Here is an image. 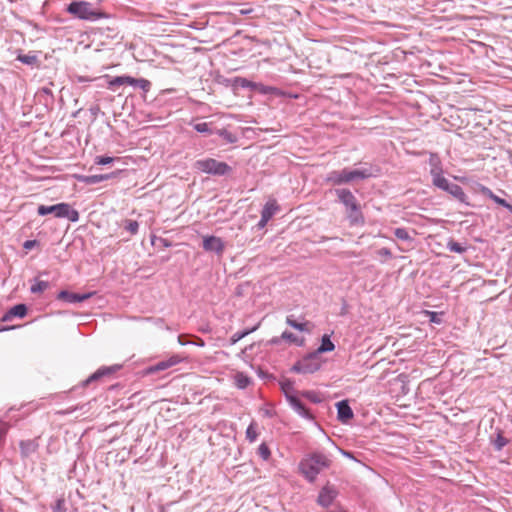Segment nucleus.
Wrapping results in <instances>:
<instances>
[{
    "instance_id": "nucleus-16",
    "label": "nucleus",
    "mask_w": 512,
    "mask_h": 512,
    "mask_svg": "<svg viewBox=\"0 0 512 512\" xmlns=\"http://www.w3.org/2000/svg\"><path fill=\"white\" fill-rule=\"evenodd\" d=\"M479 192L489 199L493 200L496 204L508 209L512 213V205H510L505 199L498 197L496 194L493 193V191L486 187L481 185L479 188Z\"/></svg>"
},
{
    "instance_id": "nucleus-7",
    "label": "nucleus",
    "mask_w": 512,
    "mask_h": 512,
    "mask_svg": "<svg viewBox=\"0 0 512 512\" xmlns=\"http://www.w3.org/2000/svg\"><path fill=\"white\" fill-rule=\"evenodd\" d=\"M320 367L321 362L319 360L318 354L313 352L296 362L292 366L291 371L295 373L311 374L318 371Z\"/></svg>"
},
{
    "instance_id": "nucleus-19",
    "label": "nucleus",
    "mask_w": 512,
    "mask_h": 512,
    "mask_svg": "<svg viewBox=\"0 0 512 512\" xmlns=\"http://www.w3.org/2000/svg\"><path fill=\"white\" fill-rule=\"evenodd\" d=\"M19 446L22 457L27 458L36 452L38 443L35 440H23Z\"/></svg>"
},
{
    "instance_id": "nucleus-5",
    "label": "nucleus",
    "mask_w": 512,
    "mask_h": 512,
    "mask_svg": "<svg viewBox=\"0 0 512 512\" xmlns=\"http://www.w3.org/2000/svg\"><path fill=\"white\" fill-rule=\"evenodd\" d=\"M37 212L41 216L53 214L57 218H67L71 222L79 220V212L71 208L70 204L64 202L51 206L40 205Z\"/></svg>"
},
{
    "instance_id": "nucleus-31",
    "label": "nucleus",
    "mask_w": 512,
    "mask_h": 512,
    "mask_svg": "<svg viewBox=\"0 0 512 512\" xmlns=\"http://www.w3.org/2000/svg\"><path fill=\"white\" fill-rule=\"evenodd\" d=\"M281 338L292 343H295L298 346H302L304 344L303 338L299 339L296 335L289 331H284L281 335Z\"/></svg>"
},
{
    "instance_id": "nucleus-47",
    "label": "nucleus",
    "mask_w": 512,
    "mask_h": 512,
    "mask_svg": "<svg viewBox=\"0 0 512 512\" xmlns=\"http://www.w3.org/2000/svg\"><path fill=\"white\" fill-rule=\"evenodd\" d=\"M35 243H36L35 240H27V241L24 242L23 247L25 249H31L35 245Z\"/></svg>"
},
{
    "instance_id": "nucleus-39",
    "label": "nucleus",
    "mask_w": 512,
    "mask_h": 512,
    "mask_svg": "<svg viewBox=\"0 0 512 512\" xmlns=\"http://www.w3.org/2000/svg\"><path fill=\"white\" fill-rule=\"evenodd\" d=\"M236 81L243 88H251L252 90L258 88V83L249 81L246 78H238Z\"/></svg>"
},
{
    "instance_id": "nucleus-32",
    "label": "nucleus",
    "mask_w": 512,
    "mask_h": 512,
    "mask_svg": "<svg viewBox=\"0 0 512 512\" xmlns=\"http://www.w3.org/2000/svg\"><path fill=\"white\" fill-rule=\"evenodd\" d=\"M17 60L26 65H35L38 62L37 56L33 54H19Z\"/></svg>"
},
{
    "instance_id": "nucleus-8",
    "label": "nucleus",
    "mask_w": 512,
    "mask_h": 512,
    "mask_svg": "<svg viewBox=\"0 0 512 512\" xmlns=\"http://www.w3.org/2000/svg\"><path fill=\"white\" fill-rule=\"evenodd\" d=\"M122 85H130L134 88H140L143 91L147 92L150 89L151 83L147 79L144 78H133L128 75L117 76L109 81V88L114 89L115 87Z\"/></svg>"
},
{
    "instance_id": "nucleus-36",
    "label": "nucleus",
    "mask_w": 512,
    "mask_h": 512,
    "mask_svg": "<svg viewBox=\"0 0 512 512\" xmlns=\"http://www.w3.org/2000/svg\"><path fill=\"white\" fill-rule=\"evenodd\" d=\"M53 512H66L67 507L64 498H58L55 504L52 506Z\"/></svg>"
},
{
    "instance_id": "nucleus-20",
    "label": "nucleus",
    "mask_w": 512,
    "mask_h": 512,
    "mask_svg": "<svg viewBox=\"0 0 512 512\" xmlns=\"http://www.w3.org/2000/svg\"><path fill=\"white\" fill-rule=\"evenodd\" d=\"M278 209L279 207L275 200L268 201L261 211L263 222H268L275 215Z\"/></svg>"
},
{
    "instance_id": "nucleus-41",
    "label": "nucleus",
    "mask_w": 512,
    "mask_h": 512,
    "mask_svg": "<svg viewBox=\"0 0 512 512\" xmlns=\"http://www.w3.org/2000/svg\"><path fill=\"white\" fill-rule=\"evenodd\" d=\"M117 159L118 158L110 157V156H97L95 158V163L98 165H108Z\"/></svg>"
},
{
    "instance_id": "nucleus-10",
    "label": "nucleus",
    "mask_w": 512,
    "mask_h": 512,
    "mask_svg": "<svg viewBox=\"0 0 512 512\" xmlns=\"http://www.w3.org/2000/svg\"><path fill=\"white\" fill-rule=\"evenodd\" d=\"M122 368V365L115 364L112 366H103L100 367L96 372L90 375L85 381H83V386L86 387L89 384L100 380L103 377L111 376Z\"/></svg>"
},
{
    "instance_id": "nucleus-27",
    "label": "nucleus",
    "mask_w": 512,
    "mask_h": 512,
    "mask_svg": "<svg viewBox=\"0 0 512 512\" xmlns=\"http://www.w3.org/2000/svg\"><path fill=\"white\" fill-rule=\"evenodd\" d=\"M258 438V427L255 422H251L250 425L246 429V439L249 442H255Z\"/></svg>"
},
{
    "instance_id": "nucleus-2",
    "label": "nucleus",
    "mask_w": 512,
    "mask_h": 512,
    "mask_svg": "<svg viewBox=\"0 0 512 512\" xmlns=\"http://www.w3.org/2000/svg\"><path fill=\"white\" fill-rule=\"evenodd\" d=\"M373 176V173L370 168H360V169H349L344 168L341 170H333L330 171L325 181L333 186H340L344 184H350L357 180H365Z\"/></svg>"
},
{
    "instance_id": "nucleus-34",
    "label": "nucleus",
    "mask_w": 512,
    "mask_h": 512,
    "mask_svg": "<svg viewBox=\"0 0 512 512\" xmlns=\"http://www.w3.org/2000/svg\"><path fill=\"white\" fill-rule=\"evenodd\" d=\"M507 443L508 440L501 433H498L496 439L493 441L494 448L497 451L502 450Z\"/></svg>"
},
{
    "instance_id": "nucleus-6",
    "label": "nucleus",
    "mask_w": 512,
    "mask_h": 512,
    "mask_svg": "<svg viewBox=\"0 0 512 512\" xmlns=\"http://www.w3.org/2000/svg\"><path fill=\"white\" fill-rule=\"evenodd\" d=\"M194 168L214 176H223L231 171V167L222 161L213 158L199 159L194 163Z\"/></svg>"
},
{
    "instance_id": "nucleus-37",
    "label": "nucleus",
    "mask_w": 512,
    "mask_h": 512,
    "mask_svg": "<svg viewBox=\"0 0 512 512\" xmlns=\"http://www.w3.org/2000/svg\"><path fill=\"white\" fill-rule=\"evenodd\" d=\"M218 135L220 137H222L223 139H225L227 142L229 143H233L236 141V137L234 134H232L230 131L226 130V129H220L218 130Z\"/></svg>"
},
{
    "instance_id": "nucleus-50",
    "label": "nucleus",
    "mask_w": 512,
    "mask_h": 512,
    "mask_svg": "<svg viewBox=\"0 0 512 512\" xmlns=\"http://www.w3.org/2000/svg\"><path fill=\"white\" fill-rule=\"evenodd\" d=\"M162 241L164 242L165 246H169V244L167 243L166 240H162Z\"/></svg>"
},
{
    "instance_id": "nucleus-15",
    "label": "nucleus",
    "mask_w": 512,
    "mask_h": 512,
    "mask_svg": "<svg viewBox=\"0 0 512 512\" xmlns=\"http://www.w3.org/2000/svg\"><path fill=\"white\" fill-rule=\"evenodd\" d=\"M430 175L432 177V184L443 191L451 184V182L443 176L442 169L435 168L434 170H430Z\"/></svg>"
},
{
    "instance_id": "nucleus-26",
    "label": "nucleus",
    "mask_w": 512,
    "mask_h": 512,
    "mask_svg": "<svg viewBox=\"0 0 512 512\" xmlns=\"http://www.w3.org/2000/svg\"><path fill=\"white\" fill-rule=\"evenodd\" d=\"M280 384H281V389L284 392L285 397L288 401H289V397H296V395H294V385H293L292 381L286 379V380L282 381Z\"/></svg>"
},
{
    "instance_id": "nucleus-45",
    "label": "nucleus",
    "mask_w": 512,
    "mask_h": 512,
    "mask_svg": "<svg viewBox=\"0 0 512 512\" xmlns=\"http://www.w3.org/2000/svg\"><path fill=\"white\" fill-rule=\"evenodd\" d=\"M427 313L430 316L431 322L438 323V324L441 322V318L439 317V315L436 312H427Z\"/></svg>"
},
{
    "instance_id": "nucleus-22",
    "label": "nucleus",
    "mask_w": 512,
    "mask_h": 512,
    "mask_svg": "<svg viewBox=\"0 0 512 512\" xmlns=\"http://www.w3.org/2000/svg\"><path fill=\"white\" fill-rule=\"evenodd\" d=\"M26 314L27 306L25 304H17L8 311V313L3 317V320H8L11 317L23 318Z\"/></svg>"
},
{
    "instance_id": "nucleus-49",
    "label": "nucleus",
    "mask_w": 512,
    "mask_h": 512,
    "mask_svg": "<svg viewBox=\"0 0 512 512\" xmlns=\"http://www.w3.org/2000/svg\"><path fill=\"white\" fill-rule=\"evenodd\" d=\"M267 223H268V222H263V216L261 215V219H260V221H259V223H258V226H259V227H261V228H263V227H265V226H266V224H267Z\"/></svg>"
},
{
    "instance_id": "nucleus-4",
    "label": "nucleus",
    "mask_w": 512,
    "mask_h": 512,
    "mask_svg": "<svg viewBox=\"0 0 512 512\" xmlns=\"http://www.w3.org/2000/svg\"><path fill=\"white\" fill-rule=\"evenodd\" d=\"M66 11L74 18L86 21H96L106 17L105 13L95 8L92 3L84 0H75L68 4Z\"/></svg>"
},
{
    "instance_id": "nucleus-51",
    "label": "nucleus",
    "mask_w": 512,
    "mask_h": 512,
    "mask_svg": "<svg viewBox=\"0 0 512 512\" xmlns=\"http://www.w3.org/2000/svg\"><path fill=\"white\" fill-rule=\"evenodd\" d=\"M7 328H1L0 331L6 330Z\"/></svg>"
},
{
    "instance_id": "nucleus-13",
    "label": "nucleus",
    "mask_w": 512,
    "mask_h": 512,
    "mask_svg": "<svg viewBox=\"0 0 512 512\" xmlns=\"http://www.w3.org/2000/svg\"><path fill=\"white\" fill-rule=\"evenodd\" d=\"M180 362H181V358L178 355H173V356L169 357L167 360L159 361L155 365L150 366L147 369V373L154 374L159 371L166 370L172 366H175Z\"/></svg>"
},
{
    "instance_id": "nucleus-3",
    "label": "nucleus",
    "mask_w": 512,
    "mask_h": 512,
    "mask_svg": "<svg viewBox=\"0 0 512 512\" xmlns=\"http://www.w3.org/2000/svg\"><path fill=\"white\" fill-rule=\"evenodd\" d=\"M339 202L345 206L347 217L351 224H359L364 222L360 204L354 194L346 188H338L334 190Z\"/></svg>"
},
{
    "instance_id": "nucleus-18",
    "label": "nucleus",
    "mask_w": 512,
    "mask_h": 512,
    "mask_svg": "<svg viewBox=\"0 0 512 512\" xmlns=\"http://www.w3.org/2000/svg\"><path fill=\"white\" fill-rule=\"evenodd\" d=\"M445 192L452 195L454 198L459 200L461 203H464L466 205H469V202L467 201V195L463 191L462 187L458 184L451 183L448 188L445 190Z\"/></svg>"
},
{
    "instance_id": "nucleus-17",
    "label": "nucleus",
    "mask_w": 512,
    "mask_h": 512,
    "mask_svg": "<svg viewBox=\"0 0 512 512\" xmlns=\"http://www.w3.org/2000/svg\"><path fill=\"white\" fill-rule=\"evenodd\" d=\"M289 404L294 409L296 413H298L301 417L306 419H312V415L309 410L305 407V405L301 402V400L296 397H289Z\"/></svg>"
},
{
    "instance_id": "nucleus-44",
    "label": "nucleus",
    "mask_w": 512,
    "mask_h": 512,
    "mask_svg": "<svg viewBox=\"0 0 512 512\" xmlns=\"http://www.w3.org/2000/svg\"><path fill=\"white\" fill-rule=\"evenodd\" d=\"M8 431V425L0 421V442L4 439Z\"/></svg>"
},
{
    "instance_id": "nucleus-42",
    "label": "nucleus",
    "mask_w": 512,
    "mask_h": 512,
    "mask_svg": "<svg viewBox=\"0 0 512 512\" xmlns=\"http://www.w3.org/2000/svg\"><path fill=\"white\" fill-rule=\"evenodd\" d=\"M429 164L431 166V170H434L435 168L442 169L440 159L435 155L430 157Z\"/></svg>"
},
{
    "instance_id": "nucleus-33",
    "label": "nucleus",
    "mask_w": 512,
    "mask_h": 512,
    "mask_svg": "<svg viewBox=\"0 0 512 512\" xmlns=\"http://www.w3.org/2000/svg\"><path fill=\"white\" fill-rule=\"evenodd\" d=\"M124 229L128 231L130 234L134 235L138 232L139 224L135 220H125L124 222Z\"/></svg>"
},
{
    "instance_id": "nucleus-14",
    "label": "nucleus",
    "mask_w": 512,
    "mask_h": 512,
    "mask_svg": "<svg viewBox=\"0 0 512 512\" xmlns=\"http://www.w3.org/2000/svg\"><path fill=\"white\" fill-rule=\"evenodd\" d=\"M337 407V413H338V419L343 422L347 423L349 420H351L354 416L353 411L351 407L349 406V403L347 400H342L336 404Z\"/></svg>"
},
{
    "instance_id": "nucleus-30",
    "label": "nucleus",
    "mask_w": 512,
    "mask_h": 512,
    "mask_svg": "<svg viewBox=\"0 0 512 512\" xmlns=\"http://www.w3.org/2000/svg\"><path fill=\"white\" fill-rule=\"evenodd\" d=\"M49 287V283L47 281H41L35 279V283L30 287V291L33 294L41 293Z\"/></svg>"
},
{
    "instance_id": "nucleus-25",
    "label": "nucleus",
    "mask_w": 512,
    "mask_h": 512,
    "mask_svg": "<svg viewBox=\"0 0 512 512\" xmlns=\"http://www.w3.org/2000/svg\"><path fill=\"white\" fill-rule=\"evenodd\" d=\"M235 385L239 389H245L251 382L250 378L242 372H238L235 377Z\"/></svg>"
},
{
    "instance_id": "nucleus-11",
    "label": "nucleus",
    "mask_w": 512,
    "mask_h": 512,
    "mask_svg": "<svg viewBox=\"0 0 512 512\" xmlns=\"http://www.w3.org/2000/svg\"><path fill=\"white\" fill-rule=\"evenodd\" d=\"M202 247L207 252H214L221 256L225 250V243L216 236H204Z\"/></svg>"
},
{
    "instance_id": "nucleus-24",
    "label": "nucleus",
    "mask_w": 512,
    "mask_h": 512,
    "mask_svg": "<svg viewBox=\"0 0 512 512\" xmlns=\"http://www.w3.org/2000/svg\"><path fill=\"white\" fill-rule=\"evenodd\" d=\"M286 323L296 330L302 332H310V329L308 328L309 322L299 323L293 318L292 315L286 317Z\"/></svg>"
},
{
    "instance_id": "nucleus-28",
    "label": "nucleus",
    "mask_w": 512,
    "mask_h": 512,
    "mask_svg": "<svg viewBox=\"0 0 512 512\" xmlns=\"http://www.w3.org/2000/svg\"><path fill=\"white\" fill-rule=\"evenodd\" d=\"M258 326H255L251 329H246L244 331H241V332H236L234 333L231 338H230V344L231 345H234L236 344L239 340H241L242 338H244L245 336H247L248 334L254 332L256 329H257Z\"/></svg>"
},
{
    "instance_id": "nucleus-23",
    "label": "nucleus",
    "mask_w": 512,
    "mask_h": 512,
    "mask_svg": "<svg viewBox=\"0 0 512 512\" xmlns=\"http://www.w3.org/2000/svg\"><path fill=\"white\" fill-rule=\"evenodd\" d=\"M335 349V345L330 339L329 335H324L321 340L320 346L315 351L318 355L325 352H331Z\"/></svg>"
},
{
    "instance_id": "nucleus-48",
    "label": "nucleus",
    "mask_w": 512,
    "mask_h": 512,
    "mask_svg": "<svg viewBox=\"0 0 512 512\" xmlns=\"http://www.w3.org/2000/svg\"><path fill=\"white\" fill-rule=\"evenodd\" d=\"M379 254L380 255H384V256H388V257L391 256V252L387 248H382L381 250H379Z\"/></svg>"
},
{
    "instance_id": "nucleus-1",
    "label": "nucleus",
    "mask_w": 512,
    "mask_h": 512,
    "mask_svg": "<svg viewBox=\"0 0 512 512\" xmlns=\"http://www.w3.org/2000/svg\"><path fill=\"white\" fill-rule=\"evenodd\" d=\"M332 460L322 452L315 451L306 454L298 464L299 473L309 482L314 483L318 475L329 469Z\"/></svg>"
},
{
    "instance_id": "nucleus-9",
    "label": "nucleus",
    "mask_w": 512,
    "mask_h": 512,
    "mask_svg": "<svg viewBox=\"0 0 512 512\" xmlns=\"http://www.w3.org/2000/svg\"><path fill=\"white\" fill-rule=\"evenodd\" d=\"M337 495V489L333 485L327 483L320 490L316 502L319 506L328 508L332 505Z\"/></svg>"
},
{
    "instance_id": "nucleus-38",
    "label": "nucleus",
    "mask_w": 512,
    "mask_h": 512,
    "mask_svg": "<svg viewBox=\"0 0 512 512\" xmlns=\"http://www.w3.org/2000/svg\"><path fill=\"white\" fill-rule=\"evenodd\" d=\"M258 455H259L263 460H268V459L270 458L271 452H270L269 447H268L265 443H262V444L258 447Z\"/></svg>"
},
{
    "instance_id": "nucleus-29",
    "label": "nucleus",
    "mask_w": 512,
    "mask_h": 512,
    "mask_svg": "<svg viewBox=\"0 0 512 512\" xmlns=\"http://www.w3.org/2000/svg\"><path fill=\"white\" fill-rule=\"evenodd\" d=\"M447 249L451 252L462 254L466 252L467 247L463 246L461 243H458L452 239H450L447 243Z\"/></svg>"
},
{
    "instance_id": "nucleus-43",
    "label": "nucleus",
    "mask_w": 512,
    "mask_h": 512,
    "mask_svg": "<svg viewBox=\"0 0 512 512\" xmlns=\"http://www.w3.org/2000/svg\"><path fill=\"white\" fill-rule=\"evenodd\" d=\"M304 397L308 398L310 401L314 402V403H318L320 402V398L319 396L313 392V391H306V392H303L302 394Z\"/></svg>"
},
{
    "instance_id": "nucleus-46",
    "label": "nucleus",
    "mask_w": 512,
    "mask_h": 512,
    "mask_svg": "<svg viewBox=\"0 0 512 512\" xmlns=\"http://www.w3.org/2000/svg\"><path fill=\"white\" fill-rule=\"evenodd\" d=\"M262 93H268L270 90H272L271 87L264 86L262 84H258V88L256 89Z\"/></svg>"
},
{
    "instance_id": "nucleus-12",
    "label": "nucleus",
    "mask_w": 512,
    "mask_h": 512,
    "mask_svg": "<svg viewBox=\"0 0 512 512\" xmlns=\"http://www.w3.org/2000/svg\"><path fill=\"white\" fill-rule=\"evenodd\" d=\"M94 294L95 292L74 293L67 290H62L59 292L57 299L67 303H79L91 298Z\"/></svg>"
},
{
    "instance_id": "nucleus-35",
    "label": "nucleus",
    "mask_w": 512,
    "mask_h": 512,
    "mask_svg": "<svg viewBox=\"0 0 512 512\" xmlns=\"http://www.w3.org/2000/svg\"><path fill=\"white\" fill-rule=\"evenodd\" d=\"M394 235L396 238L403 240V241L411 240L409 232L405 228H396L394 230Z\"/></svg>"
},
{
    "instance_id": "nucleus-40",
    "label": "nucleus",
    "mask_w": 512,
    "mask_h": 512,
    "mask_svg": "<svg viewBox=\"0 0 512 512\" xmlns=\"http://www.w3.org/2000/svg\"><path fill=\"white\" fill-rule=\"evenodd\" d=\"M194 129L199 133L211 134L210 125L206 122L194 124Z\"/></svg>"
},
{
    "instance_id": "nucleus-21",
    "label": "nucleus",
    "mask_w": 512,
    "mask_h": 512,
    "mask_svg": "<svg viewBox=\"0 0 512 512\" xmlns=\"http://www.w3.org/2000/svg\"><path fill=\"white\" fill-rule=\"evenodd\" d=\"M116 175V173L112 172L110 174H96V175H88V176H83L82 177V181L86 184H98L102 181H105V180H108L112 177H114Z\"/></svg>"
}]
</instances>
